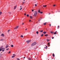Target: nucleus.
<instances>
[{
    "label": "nucleus",
    "instance_id": "nucleus-1",
    "mask_svg": "<svg viewBox=\"0 0 60 60\" xmlns=\"http://www.w3.org/2000/svg\"><path fill=\"white\" fill-rule=\"evenodd\" d=\"M38 14V12L37 11H35L34 12V17H36Z\"/></svg>",
    "mask_w": 60,
    "mask_h": 60
},
{
    "label": "nucleus",
    "instance_id": "nucleus-2",
    "mask_svg": "<svg viewBox=\"0 0 60 60\" xmlns=\"http://www.w3.org/2000/svg\"><path fill=\"white\" fill-rule=\"evenodd\" d=\"M36 43L35 42H34L31 44V46L32 47H33V46H34V45H36Z\"/></svg>",
    "mask_w": 60,
    "mask_h": 60
},
{
    "label": "nucleus",
    "instance_id": "nucleus-3",
    "mask_svg": "<svg viewBox=\"0 0 60 60\" xmlns=\"http://www.w3.org/2000/svg\"><path fill=\"white\" fill-rule=\"evenodd\" d=\"M31 40H28L26 42H27V43H29V42H31Z\"/></svg>",
    "mask_w": 60,
    "mask_h": 60
},
{
    "label": "nucleus",
    "instance_id": "nucleus-4",
    "mask_svg": "<svg viewBox=\"0 0 60 60\" xmlns=\"http://www.w3.org/2000/svg\"><path fill=\"white\" fill-rule=\"evenodd\" d=\"M8 47H9V46H8V45L7 44L6 46V48H7Z\"/></svg>",
    "mask_w": 60,
    "mask_h": 60
},
{
    "label": "nucleus",
    "instance_id": "nucleus-5",
    "mask_svg": "<svg viewBox=\"0 0 60 60\" xmlns=\"http://www.w3.org/2000/svg\"><path fill=\"white\" fill-rule=\"evenodd\" d=\"M19 27V26H17L16 27H15L14 28V29H16L17 28H18Z\"/></svg>",
    "mask_w": 60,
    "mask_h": 60
},
{
    "label": "nucleus",
    "instance_id": "nucleus-6",
    "mask_svg": "<svg viewBox=\"0 0 60 60\" xmlns=\"http://www.w3.org/2000/svg\"><path fill=\"white\" fill-rule=\"evenodd\" d=\"M48 47H49L50 46V43L49 42L48 43Z\"/></svg>",
    "mask_w": 60,
    "mask_h": 60
},
{
    "label": "nucleus",
    "instance_id": "nucleus-7",
    "mask_svg": "<svg viewBox=\"0 0 60 60\" xmlns=\"http://www.w3.org/2000/svg\"><path fill=\"white\" fill-rule=\"evenodd\" d=\"M0 36H3V37H4V34H2L0 35Z\"/></svg>",
    "mask_w": 60,
    "mask_h": 60
},
{
    "label": "nucleus",
    "instance_id": "nucleus-8",
    "mask_svg": "<svg viewBox=\"0 0 60 60\" xmlns=\"http://www.w3.org/2000/svg\"><path fill=\"white\" fill-rule=\"evenodd\" d=\"M17 6H15L14 7V9H15L16 8V7H17Z\"/></svg>",
    "mask_w": 60,
    "mask_h": 60
},
{
    "label": "nucleus",
    "instance_id": "nucleus-9",
    "mask_svg": "<svg viewBox=\"0 0 60 60\" xmlns=\"http://www.w3.org/2000/svg\"><path fill=\"white\" fill-rule=\"evenodd\" d=\"M50 33H51V34H53L54 33L53 32H52L51 31H50Z\"/></svg>",
    "mask_w": 60,
    "mask_h": 60
},
{
    "label": "nucleus",
    "instance_id": "nucleus-10",
    "mask_svg": "<svg viewBox=\"0 0 60 60\" xmlns=\"http://www.w3.org/2000/svg\"><path fill=\"white\" fill-rule=\"evenodd\" d=\"M15 56V55L12 56V58H14V57Z\"/></svg>",
    "mask_w": 60,
    "mask_h": 60
},
{
    "label": "nucleus",
    "instance_id": "nucleus-11",
    "mask_svg": "<svg viewBox=\"0 0 60 60\" xmlns=\"http://www.w3.org/2000/svg\"><path fill=\"white\" fill-rule=\"evenodd\" d=\"M43 34H46V32L45 31H44L43 32Z\"/></svg>",
    "mask_w": 60,
    "mask_h": 60
},
{
    "label": "nucleus",
    "instance_id": "nucleus-12",
    "mask_svg": "<svg viewBox=\"0 0 60 60\" xmlns=\"http://www.w3.org/2000/svg\"><path fill=\"white\" fill-rule=\"evenodd\" d=\"M56 34V31L54 33V34Z\"/></svg>",
    "mask_w": 60,
    "mask_h": 60
},
{
    "label": "nucleus",
    "instance_id": "nucleus-13",
    "mask_svg": "<svg viewBox=\"0 0 60 60\" xmlns=\"http://www.w3.org/2000/svg\"><path fill=\"white\" fill-rule=\"evenodd\" d=\"M46 6H47L46 5H44L43 6V7H46Z\"/></svg>",
    "mask_w": 60,
    "mask_h": 60
},
{
    "label": "nucleus",
    "instance_id": "nucleus-14",
    "mask_svg": "<svg viewBox=\"0 0 60 60\" xmlns=\"http://www.w3.org/2000/svg\"><path fill=\"white\" fill-rule=\"evenodd\" d=\"M28 60H31V59L30 58H28Z\"/></svg>",
    "mask_w": 60,
    "mask_h": 60
},
{
    "label": "nucleus",
    "instance_id": "nucleus-15",
    "mask_svg": "<svg viewBox=\"0 0 60 60\" xmlns=\"http://www.w3.org/2000/svg\"><path fill=\"white\" fill-rule=\"evenodd\" d=\"M46 23H47L46 22H45V23H44V25H46Z\"/></svg>",
    "mask_w": 60,
    "mask_h": 60
},
{
    "label": "nucleus",
    "instance_id": "nucleus-16",
    "mask_svg": "<svg viewBox=\"0 0 60 60\" xmlns=\"http://www.w3.org/2000/svg\"><path fill=\"white\" fill-rule=\"evenodd\" d=\"M36 33L37 34H39V32H38V31H37L36 32Z\"/></svg>",
    "mask_w": 60,
    "mask_h": 60
},
{
    "label": "nucleus",
    "instance_id": "nucleus-17",
    "mask_svg": "<svg viewBox=\"0 0 60 60\" xmlns=\"http://www.w3.org/2000/svg\"><path fill=\"white\" fill-rule=\"evenodd\" d=\"M41 31H40V32H41V33L43 32V30H41Z\"/></svg>",
    "mask_w": 60,
    "mask_h": 60
},
{
    "label": "nucleus",
    "instance_id": "nucleus-18",
    "mask_svg": "<svg viewBox=\"0 0 60 60\" xmlns=\"http://www.w3.org/2000/svg\"><path fill=\"white\" fill-rule=\"evenodd\" d=\"M4 40V39H2L1 40H0V41H3Z\"/></svg>",
    "mask_w": 60,
    "mask_h": 60
},
{
    "label": "nucleus",
    "instance_id": "nucleus-19",
    "mask_svg": "<svg viewBox=\"0 0 60 60\" xmlns=\"http://www.w3.org/2000/svg\"><path fill=\"white\" fill-rule=\"evenodd\" d=\"M45 49H47V46H46V47L45 48Z\"/></svg>",
    "mask_w": 60,
    "mask_h": 60
},
{
    "label": "nucleus",
    "instance_id": "nucleus-20",
    "mask_svg": "<svg viewBox=\"0 0 60 60\" xmlns=\"http://www.w3.org/2000/svg\"><path fill=\"white\" fill-rule=\"evenodd\" d=\"M2 12L1 11H0V15H1V14H2Z\"/></svg>",
    "mask_w": 60,
    "mask_h": 60
},
{
    "label": "nucleus",
    "instance_id": "nucleus-21",
    "mask_svg": "<svg viewBox=\"0 0 60 60\" xmlns=\"http://www.w3.org/2000/svg\"><path fill=\"white\" fill-rule=\"evenodd\" d=\"M38 12L39 13H40V10H38Z\"/></svg>",
    "mask_w": 60,
    "mask_h": 60
},
{
    "label": "nucleus",
    "instance_id": "nucleus-22",
    "mask_svg": "<svg viewBox=\"0 0 60 60\" xmlns=\"http://www.w3.org/2000/svg\"><path fill=\"white\" fill-rule=\"evenodd\" d=\"M11 47H13V45H11Z\"/></svg>",
    "mask_w": 60,
    "mask_h": 60
},
{
    "label": "nucleus",
    "instance_id": "nucleus-23",
    "mask_svg": "<svg viewBox=\"0 0 60 60\" xmlns=\"http://www.w3.org/2000/svg\"><path fill=\"white\" fill-rule=\"evenodd\" d=\"M1 49H4V48H2V47H0Z\"/></svg>",
    "mask_w": 60,
    "mask_h": 60
},
{
    "label": "nucleus",
    "instance_id": "nucleus-24",
    "mask_svg": "<svg viewBox=\"0 0 60 60\" xmlns=\"http://www.w3.org/2000/svg\"><path fill=\"white\" fill-rule=\"evenodd\" d=\"M21 37H22V38H23V36L22 35H21Z\"/></svg>",
    "mask_w": 60,
    "mask_h": 60
},
{
    "label": "nucleus",
    "instance_id": "nucleus-25",
    "mask_svg": "<svg viewBox=\"0 0 60 60\" xmlns=\"http://www.w3.org/2000/svg\"><path fill=\"white\" fill-rule=\"evenodd\" d=\"M48 35L47 34L45 35V36H48Z\"/></svg>",
    "mask_w": 60,
    "mask_h": 60
},
{
    "label": "nucleus",
    "instance_id": "nucleus-26",
    "mask_svg": "<svg viewBox=\"0 0 60 60\" xmlns=\"http://www.w3.org/2000/svg\"><path fill=\"white\" fill-rule=\"evenodd\" d=\"M52 55L53 56V57H55V55H54V54H53Z\"/></svg>",
    "mask_w": 60,
    "mask_h": 60
},
{
    "label": "nucleus",
    "instance_id": "nucleus-27",
    "mask_svg": "<svg viewBox=\"0 0 60 60\" xmlns=\"http://www.w3.org/2000/svg\"><path fill=\"white\" fill-rule=\"evenodd\" d=\"M41 20V19H39V20H38V21H40Z\"/></svg>",
    "mask_w": 60,
    "mask_h": 60
},
{
    "label": "nucleus",
    "instance_id": "nucleus-28",
    "mask_svg": "<svg viewBox=\"0 0 60 60\" xmlns=\"http://www.w3.org/2000/svg\"><path fill=\"white\" fill-rule=\"evenodd\" d=\"M2 49H0V51H2Z\"/></svg>",
    "mask_w": 60,
    "mask_h": 60
},
{
    "label": "nucleus",
    "instance_id": "nucleus-29",
    "mask_svg": "<svg viewBox=\"0 0 60 60\" xmlns=\"http://www.w3.org/2000/svg\"><path fill=\"white\" fill-rule=\"evenodd\" d=\"M25 2L24 1L22 2V3L23 4H25Z\"/></svg>",
    "mask_w": 60,
    "mask_h": 60
},
{
    "label": "nucleus",
    "instance_id": "nucleus-30",
    "mask_svg": "<svg viewBox=\"0 0 60 60\" xmlns=\"http://www.w3.org/2000/svg\"><path fill=\"white\" fill-rule=\"evenodd\" d=\"M37 4H35V6H37Z\"/></svg>",
    "mask_w": 60,
    "mask_h": 60
},
{
    "label": "nucleus",
    "instance_id": "nucleus-31",
    "mask_svg": "<svg viewBox=\"0 0 60 60\" xmlns=\"http://www.w3.org/2000/svg\"><path fill=\"white\" fill-rule=\"evenodd\" d=\"M40 13H41V14H42V12H40Z\"/></svg>",
    "mask_w": 60,
    "mask_h": 60
},
{
    "label": "nucleus",
    "instance_id": "nucleus-32",
    "mask_svg": "<svg viewBox=\"0 0 60 60\" xmlns=\"http://www.w3.org/2000/svg\"><path fill=\"white\" fill-rule=\"evenodd\" d=\"M22 8H21L20 9V11H21V10H22Z\"/></svg>",
    "mask_w": 60,
    "mask_h": 60
},
{
    "label": "nucleus",
    "instance_id": "nucleus-33",
    "mask_svg": "<svg viewBox=\"0 0 60 60\" xmlns=\"http://www.w3.org/2000/svg\"><path fill=\"white\" fill-rule=\"evenodd\" d=\"M30 17L31 19H32V17L31 16H30Z\"/></svg>",
    "mask_w": 60,
    "mask_h": 60
},
{
    "label": "nucleus",
    "instance_id": "nucleus-34",
    "mask_svg": "<svg viewBox=\"0 0 60 60\" xmlns=\"http://www.w3.org/2000/svg\"><path fill=\"white\" fill-rule=\"evenodd\" d=\"M43 36V34H42V35H41V36Z\"/></svg>",
    "mask_w": 60,
    "mask_h": 60
},
{
    "label": "nucleus",
    "instance_id": "nucleus-35",
    "mask_svg": "<svg viewBox=\"0 0 60 60\" xmlns=\"http://www.w3.org/2000/svg\"><path fill=\"white\" fill-rule=\"evenodd\" d=\"M27 17H28V16H29V15H28V14H27Z\"/></svg>",
    "mask_w": 60,
    "mask_h": 60
},
{
    "label": "nucleus",
    "instance_id": "nucleus-36",
    "mask_svg": "<svg viewBox=\"0 0 60 60\" xmlns=\"http://www.w3.org/2000/svg\"><path fill=\"white\" fill-rule=\"evenodd\" d=\"M10 31V30H8V33H9V31Z\"/></svg>",
    "mask_w": 60,
    "mask_h": 60
},
{
    "label": "nucleus",
    "instance_id": "nucleus-37",
    "mask_svg": "<svg viewBox=\"0 0 60 60\" xmlns=\"http://www.w3.org/2000/svg\"><path fill=\"white\" fill-rule=\"evenodd\" d=\"M10 53H11V51H9V52H8V53H9V54H10Z\"/></svg>",
    "mask_w": 60,
    "mask_h": 60
},
{
    "label": "nucleus",
    "instance_id": "nucleus-38",
    "mask_svg": "<svg viewBox=\"0 0 60 60\" xmlns=\"http://www.w3.org/2000/svg\"><path fill=\"white\" fill-rule=\"evenodd\" d=\"M4 51V50H3L2 51V52H3V51Z\"/></svg>",
    "mask_w": 60,
    "mask_h": 60
},
{
    "label": "nucleus",
    "instance_id": "nucleus-39",
    "mask_svg": "<svg viewBox=\"0 0 60 60\" xmlns=\"http://www.w3.org/2000/svg\"><path fill=\"white\" fill-rule=\"evenodd\" d=\"M9 49V48L7 49L6 50H8V49Z\"/></svg>",
    "mask_w": 60,
    "mask_h": 60
},
{
    "label": "nucleus",
    "instance_id": "nucleus-40",
    "mask_svg": "<svg viewBox=\"0 0 60 60\" xmlns=\"http://www.w3.org/2000/svg\"><path fill=\"white\" fill-rule=\"evenodd\" d=\"M54 37H52V39H54Z\"/></svg>",
    "mask_w": 60,
    "mask_h": 60
},
{
    "label": "nucleus",
    "instance_id": "nucleus-41",
    "mask_svg": "<svg viewBox=\"0 0 60 60\" xmlns=\"http://www.w3.org/2000/svg\"><path fill=\"white\" fill-rule=\"evenodd\" d=\"M56 6V5H53V6Z\"/></svg>",
    "mask_w": 60,
    "mask_h": 60
},
{
    "label": "nucleus",
    "instance_id": "nucleus-42",
    "mask_svg": "<svg viewBox=\"0 0 60 60\" xmlns=\"http://www.w3.org/2000/svg\"><path fill=\"white\" fill-rule=\"evenodd\" d=\"M32 11H34V10H33V9L32 10Z\"/></svg>",
    "mask_w": 60,
    "mask_h": 60
},
{
    "label": "nucleus",
    "instance_id": "nucleus-43",
    "mask_svg": "<svg viewBox=\"0 0 60 60\" xmlns=\"http://www.w3.org/2000/svg\"><path fill=\"white\" fill-rule=\"evenodd\" d=\"M24 15H26V13L24 14Z\"/></svg>",
    "mask_w": 60,
    "mask_h": 60
},
{
    "label": "nucleus",
    "instance_id": "nucleus-44",
    "mask_svg": "<svg viewBox=\"0 0 60 60\" xmlns=\"http://www.w3.org/2000/svg\"><path fill=\"white\" fill-rule=\"evenodd\" d=\"M51 13H49V14H50Z\"/></svg>",
    "mask_w": 60,
    "mask_h": 60
},
{
    "label": "nucleus",
    "instance_id": "nucleus-45",
    "mask_svg": "<svg viewBox=\"0 0 60 60\" xmlns=\"http://www.w3.org/2000/svg\"><path fill=\"white\" fill-rule=\"evenodd\" d=\"M59 27H60V26H58V28H59Z\"/></svg>",
    "mask_w": 60,
    "mask_h": 60
},
{
    "label": "nucleus",
    "instance_id": "nucleus-46",
    "mask_svg": "<svg viewBox=\"0 0 60 60\" xmlns=\"http://www.w3.org/2000/svg\"><path fill=\"white\" fill-rule=\"evenodd\" d=\"M26 58L25 57H23V58H24H24Z\"/></svg>",
    "mask_w": 60,
    "mask_h": 60
},
{
    "label": "nucleus",
    "instance_id": "nucleus-47",
    "mask_svg": "<svg viewBox=\"0 0 60 60\" xmlns=\"http://www.w3.org/2000/svg\"><path fill=\"white\" fill-rule=\"evenodd\" d=\"M47 41H48V39H47Z\"/></svg>",
    "mask_w": 60,
    "mask_h": 60
},
{
    "label": "nucleus",
    "instance_id": "nucleus-48",
    "mask_svg": "<svg viewBox=\"0 0 60 60\" xmlns=\"http://www.w3.org/2000/svg\"><path fill=\"white\" fill-rule=\"evenodd\" d=\"M31 21V20H29L30 22V21Z\"/></svg>",
    "mask_w": 60,
    "mask_h": 60
},
{
    "label": "nucleus",
    "instance_id": "nucleus-49",
    "mask_svg": "<svg viewBox=\"0 0 60 60\" xmlns=\"http://www.w3.org/2000/svg\"><path fill=\"white\" fill-rule=\"evenodd\" d=\"M51 24H50V25H49V26H51Z\"/></svg>",
    "mask_w": 60,
    "mask_h": 60
},
{
    "label": "nucleus",
    "instance_id": "nucleus-50",
    "mask_svg": "<svg viewBox=\"0 0 60 60\" xmlns=\"http://www.w3.org/2000/svg\"><path fill=\"white\" fill-rule=\"evenodd\" d=\"M27 30V29H25V30Z\"/></svg>",
    "mask_w": 60,
    "mask_h": 60
},
{
    "label": "nucleus",
    "instance_id": "nucleus-51",
    "mask_svg": "<svg viewBox=\"0 0 60 60\" xmlns=\"http://www.w3.org/2000/svg\"><path fill=\"white\" fill-rule=\"evenodd\" d=\"M22 7V6H20V8H21Z\"/></svg>",
    "mask_w": 60,
    "mask_h": 60
},
{
    "label": "nucleus",
    "instance_id": "nucleus-52",
    "mask_svg": "<svg viewBox=\"0 0 60 60\" xmlns=\"http://www.w3.org/2000/svg\"><path fill=\"white\" fill-rule=\"evenodd\" d=\"M24 24V23H22V25H23Z\"/></svg>",
    "mask_w": 60,
    "mask_h": 60
},
{
    "label": "nucleus",
    "instance_id": "nucleus-53",
    "mask_svg": "<svg viewBox=\"0 0 60 60\" xmlns=\"http://www.w3.org/2000/svg\"><path fill=\"white\" fill-rule=\"evenodd\" d=\"M3 49H5V48H3Z\"/></svg>",
    "mask_w": 60,
    "mask_h": 60
},
{
    "label": "nucleus",
    "instance_id": "nucleus-54",
    "mask_svg": "<svg viewBox=\"0 0 60 60\" xmlns=\"http://www.w3.org/2000/svg\"><path fill=\"white\" fill-rule=\"evenodd\" d=\"M3 47V46H2V47Z\"/></svg>",
    "mask_w": 60,
    "mask_h": 60
},
{
    "label": "nucleus",
    "instance_id": "nucleus-55",
    "mask_svg": "<svg viewBox=\"0 0 60 60\" xmlns=\"http://www.w3.org/2000/svg\"><path fill=\"white\" fill-rule=\"evenodd\" d=\"M24 1H25V0H23Z\"/></svg>",
    "mask_w": 60,
    "mask_h": 60
},
{
    "label": "nucleus",
    "instance_id": "nucleus-56",
    "mask_svg": "<svg viewBox=\"0 0 60 60\" xmlns=\"http://www.w3.org/2000/svg\"><path fill=\"white\" fill-rule=\"evenodd\" d=\"M23 4H23V3L22 4V5H23Z\"/></svg>",
    "mask_w": 60,
    "mask_h": 60
},
{
    "label": "nucleus",
    "instance_id": "nucleus-57",
    "mask_svg": "<svg viewBox=\"0 0 60 60\" xmlns=\"http://www.w3.org/2000/svg\"><path fill=\"white\" fill-rule=\"evenodd\" d=\"M49 40H48V41H49Z\"/></svg>",
    "mask_w": 60,
    "mask_h": 60
},
{
    "label": "nucleus",
    "instance_id": "nucleus-58",
    "mask_svg": "<svg viewBox=\"0 0 60 60\" xmlns=\"http://www.w3.org/2000/svg\"><path fill=\"white\" fill-rule=\"evenodd\" d=\"M13 55H15V54H13Z\"/></svg>",
    "mask_w": 60,
    "mask_h": 60
},
{
    "label": "nucleus",
    "instance_id": "nucleus-59",
    "mask_svg": "<svg viewBox=\"0 0 60 60\" xmlns=\"http://www.w3.org/2000/svg\"><path fill=\"white\" fill-rule=\"evenodd\" d=\"M10 13V14L11 12H10V13Z\"/></svg>",
    "mask_w": 60,
    "mask_h": 60
},
{
    "label": "nucleus",
    "instance_id": "nucleus-60",
    "mask_svg": "<svg viewBox=\"0 0 60 60\" xmlns=\"http://www.w3.org/2000/svg\"><path fill=\"white\" fill-rule=\"evenodd\" d=\"M52 12H53V11H52Z\"/></svg>",
    "mask_w": 60,
    "mask_h": 60
},
{
    "label": "nucleus",
    "instance_id": "nucleus-61",
    "mask_svg": "<svg viewBox=\"0 0 60 60\" xmlns=\"http://www.w3.org/2000/svg\"><path fill=\"white\" fill-rule=\"evenodd\" d=\"M59 12H60V11H59Z\"/></svg>",
    "mask_w": 60,
    "mask_h": 60
}]
</instances>
